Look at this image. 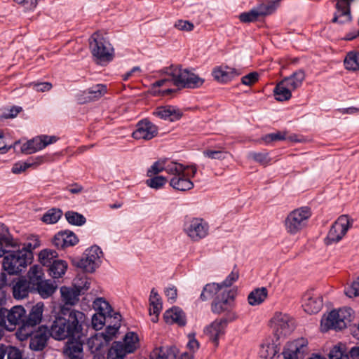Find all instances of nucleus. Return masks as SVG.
Returning <instances> with one entry per match:
<instances>
[{
  "label": "nucleus",
  "mask_w": 359,
  "mask_h": 359,
  "mask_svg": "<svg viewBox=\"0 0 359 359\" xmlns=\"http://www.w3.org/2000/svg\"><path fill=\"white\" fill-rule=\"evenodd\" d=\"M217 149H206L203 151V154L204 156L215 160H223L226 158L228 151H225L224 149L220 146L217 147Z\"/></svg>",
  "instance_id": "obj_48"
},
{
  "label": "nucleus",
  "mask_w": 359,
  "mask_h": 359,
  "mask_svg": "<svg viewBox=\"0 0 359 359\" xmlns=\"http://www.w3.org/2000/svg\"><path fill=\"white\" fill-rule=\"evenodd\" d=\"M95 314H111L113 308L108 301L103 297L96 298L93 303Z\"/></svg>",
  "instance_id": "obj_38"
},
{
  "label": "nucleus",
  "mask_w": 359,
  "mask_h": 359,
  "mask_svg": "<svg viewBox=\"0 0 359 359\" xmlns=\"http://www.w3.org/2000/svg\"><path fill=\"white\" fill-rule=\"evenodd\" d=\"M259 18L255 8H252L248 12L241 13L238 19L241 22L250 23L257 21Z\"/></svg>",
  "instance_id": "obj_55"
},
{
  "label": "nucleus",
  "mask_w": 359,
  "mask_h": 359,
  "mask_svg": "<svg viewBox=\"0 0 359 359\" xmlns=\"http://www.w3.org/2000/svg\"><path fill=\"white\" fill-rule=\"evenodd\" d=\"M344 65L348 70H359V54L356 52L348 53L344 60Z\"/></svg>",
  "instance_id": "obj_47"
},
{
  "label": "nucleus",
  "mask_w": 359,
  "mask_h": 359,
  "mask_svg": "<svg viewBox=\"0 0 359 359\" xmlns=\"http://www.w3.org/2000/svg\"><path fill=\"white\" fill-rule=\"evenodd\" d=\"M122 348L128 354L133 353L137 350L140 346L138 334L133 331L128 332L121 341Z\"/></svg>",
  "instance_id": "obj_24"
},
{
  "label": "nucleus",
  "mask_w": 359,
  "mask_h": 359,
  "mask_svg": "<svg viewBox=\"0 0 359 359\" xmlns=\"http://www.w3.org/2000/svg\"><path fill=\"white\" fill-rule=\"evenodd\" d=\"M323 306V297L314 289L306 290L302 296V307L306 314H317Z\"/></svg>",
  "instance_id": "obj_11"
},
{
  "label": "nucleus",
  "mask_w": 359,
  "mask_h": 359,
  "mask_svg": "<svg viewBox=\"0 0 359 359\" xmlns=\"http://www.w3.org/2000/svg\"><path fill=\"white\" fill-rule=\"evenodd\" d=\"M162 309V299L156 289L152 288L149 295V314H159Z\"/></svg>",
  "instance_id": "obj_35"
},
{
  "label": "nucleus",
  "mask_w": 359,
  "mask_h": 359,
  "mask_svg": "<svg viewBox=\"0 0 359 359\" xmlns=\"http://www.w3.org/2000/svg\"><path fill=\"white\" fill-rule=\"evenodd\" d=\"M58 259V254L55 250L50 249L42 250L39 254L40 263L47 268L49 267L55 259Z\"/></svg>",
  "instance_id": "obj_39"
},
{
  "label": "nucleus",
  "mask_w": 359,
  "mask_h": 359,
  "mask_svg": "<svg viewBox=\"0 0 359 359\" xmlns=\"http://www.w3.org/2000/svg\"><path fill=\"white\" fill-rule=\"evenodd\" d=\"M163 319L168 324L175 323L179 326H184L187 323L184 316H163Z\"/></svg>",
  "instance_id": "obj_59"
},
{
  "label": "nucleus",
  "mask_w": 359,
  "mask_h": 359,
  "mask_svg": "<svg viewBox=\"0 0 359 359\" xmlns=\"http://www.w3.org/2000/svg\"><path fill=\"white\" fill-rule=\"evenodd\" d=\"M355 0H337L336 11L332 22L344 24L351 21V4Z\"/></svg>",
  "instance_id": "obj_19"
},
{
  "label": "nucleus",
  "mask_w": 359,
  "mask_h": 359,
  "mask_svg": "<svg viewBox=\"0 0 359 359\" xmlns=\"http://www.w3.org/2000/svg\"><path fill=\"white\" fill-rule=\"evenodd\" d=\"M102 255V251L99 246H91L86 250L82 258L75 265L85 272L93 273L101 262Z\"/></svg>",
  "instance_id": "obj_7"
},
{
  "label": "nucleus",
  "mask_w": 359,
  "mask_h": 359,
  "mask_svg": "<svg viewBox=\"0 0 359 359\" xmlns=\"http://www.w3.org/2000/svg\"><path fill=\"white\" fill-rule=\"evenodd\" d=\"M282 0H275L269 4H261L255 7L259 17H264L271 15L280 6Z\"/></svg>",
  "instance_id": "obj_37"
},
{
  "label": "nucleus",
  "mask_w": 359,
  "mask_h": 359,
  "mask_svg": "<svg viewBox=\"0 0 359 359\" xmlns=\"http://www.w3.org/2000/svg\"><path fill=\"white\" fill-rule=\"evenodd\" d=\"M178 349L175 346L156 348L151 353V359H176Z\"/></svg>",
  "instance_id": "obj_26"
},
{
  "label": "nucleus",
  "mask_w": 359,
  "mask_h": 359,
  "mask_svg": "<svg viewBox=\"0 0 359 359\" xmlns=\"http://www.w3.org/2000/svg\"><path fill=\"white\" fill-rule=\"evenodd\" d=\"M164 293L168 299V301L170 303L176 302L177 298V289L173 285H169L164 290Z\"/></svg>",
  "instance_id": "obj_61"
},
{
  "label": "nucleus",
  "mask_w": 359,
  "mask_h": 359,
  "mask_svg": "<svg viewBox=\"0 0 359 359\" xmlns=\"http://www.w3.org/2000/svg\"><path fill=\"white\" fill-rule=\"evenodd\" d=\"M351 224L347 215L340 216L332 225L325 238V243L331 245L338 243L346 233Z\"/></svg>",
  "instance_id": "obj_10"
},
{
  "label": "nucleus",
  "mask_w": 359,
  "mask_h": 359,
  "mask_svg": "<svg viewBox=\"0 0 359 359\" xmlns=\"http://www.w3.org/2000/svg\"><path fill=\"white\" fill-rule=\"evenodd\" d=\"M62 212L58 208H52L48 210L42 217V221L46 224H55L62 217Z\"/></svg>",
  "instance_id": "obj_49"
},
{
  "label": "nucleus",
  "mask_w": 359,
  "mask_h": 359,
  "mask_svg": "<svg viewBox=\"0 0 359 359\" xmlns=\"http://www.w3.org/2000/svg\"><path fill=\"white\" fill-rule=\"evenodd\" d=\"M268 291L266 287L256 288L248 294V304L251 306L259 305L266 299Z\"/></svg>",
  "instance_id": "obj_33"
},
{
  "label": "nucleus",
  "mask_w": 359,
  "mask_h": 359,
  "mask_svg": "<svg viewBox=\"0 0 359 359\" xmlns=\"http://www.w3.org/2000/svg\"><path fill=\"white\" fill-rule=\"evenodd\" d=\"M128 353L125 351L121 341L113 342L107 353V359H124Z\"/></svg>",
  "instance_id": "obj_43"
},
{
  "label": "nucleus",
  "mask_w": 359,
  "mask_h": 359,
  "mask_svg": "<svg viewBox=\"0 0 359 359\" xmlns=\"http://www.w3.org/2000/svg\"><path fill=\"white\" fill-rule=\"evenodd\" d=\"M149 178L146 180V184L154 189H160L163 188L167 183V178L163 176L155 175L149 177Z\"/></svg>",
  "instance_id": "obj_53"
},
{
  "label": "nucleus",
  "mask_w": 359,
  "mask_h": 359,
  "mask_svg": "<svg viewBox=\"0 0 359 359\" xmlns=\"http://www.w3.org/2000/svg\"><path fill=\"white\" fill-rule=\"evenodd\" d=\"M57 286L54 285L50 280H44L32 290L37 291L43 298H48L55 292Z\"/></svg>",
  "instance_id": "obj_36"
},
{
  "label": "nucleus",
  "mask_w": 359,
  "mask_h": 359,
  "mask_svg": "<svg viewBox=\"0 0 359 359\" xmlns=\"http://www.w3.org/2000/svg\"><path fill=\"white\" fill-rule=\"evenodd\" d=\"M308 351L307 339L299 338L287 343L283 351V355H289L292 359H303Z\"/></svg>",
  "instance_id": "obj_13"
},
{
  "label": "nucleus",
  "mask_w": 359,
  "mask_h": 359,
  "mask_svg": "<svg viewBox=\"0 0 359 359\" xmlns=\"http://www.w3.org/2000/svg\"><path fill=\"white\" fill-rule=\"evenodd\" d=\"M158 134V128L147 119L139 121L136 130L133 133V137L135 140H149Z\"/></svg>",
  "instance_id": "obj_18"
},
{
  "label": "nucleus",
  "mask_w": 359,
  "mask_h": 359,
  "mask_svg": "<svg viewBox=\"0 0 359 359\" xmlns=\"http://www.w3.org/2000/svg\"><path fill=\"white\" fill-rule=\"evenodd\" d=\"M43 160V158L42 156H39L35 160L29 159L25 162L15 163L12 168V172L15 174H20L32 165L41 164Z\"/></svg>",
  "instance_id": "obj_40"
},
{
  "label": "nucleus",
  "mask_w": 359,
  "mask_h": 359,
  "mask_svg": "<svg viewBox=\"0 0 359 359\" xmlns=\"http://www.w3.org/2000/svg\"><path fill=\"white\" fill-rule=\"evenodd\" d=\"M79 242V238L74 233L70 231H60L56 233L53 239V244L57 249H65L74 246Z\"/></svg>",
  "instance_id": "obj_23"
},
{
  "label": "nucleus",
  "mask_w": 359,
  "mask_h": 359,
  "mask_svg": "<svg viewBox=\"0 0 359 359\" xmlns=\"http://www.w3.org/2000/svg\"><path fill=\"white\" fill-rule=\"evenodd\" d=\"M154 114L163 119H169L173 121L175 118H178L179 114L176 115L175 109L171 106H165L158 107Z\"/></svg>",
  "instance_id": "obj_44"
},
{
  "label": "nucleus",
  "mask_w": 359,
  "mask_h": 359,
  "mask_svg": "<svg viewBox=\"0 0 359 359\" xmlns=\"http://www.w3.org/2000/svg\"><path fill=\"white\" fill-rule=\"evenodd\" d=\"M92 55L100 62H109L114 58V48L111 43L99 32H95L90 39Z\"/></svg>",
  "instance_id": "obj_4"
},
{
  "label": "nucleus",
  "mask_w": 359,
  "mask_h": 359,
  "mask_svg": "<svg viewBox=\"0 0 359 359\" xmlns=\"http://www.w3.org/2000/svg\"><path fill=\"white\" fill-rule=\"evenodd\" d=\"M163 72L172 77L174 85L178 88H196L201 86L204 79L187 69L170 65L163 69Z\"/></svg>",
  "instance_id": "obj_2"
},
{
  "label": "nucleus",
  "mask_w": 359,
  "mask_h": 359,
  "mask_svg": "<svg viewBox=\"0 0 359 359\" xmlns=\"http://www.w3.org/2000/svg\"><path fill=\"white\" fill-rule=\"evenodd\" d=\"M27 278L29 279L27 282L30 284L31 289L32 290L39 285L41 281L45 280L42 267L39 265L31 266L27 273Z\"/></svg>",
  "instance_id": "obj_32"
},
{
  "label": "nucleus",
  "mask_w": 359,
  "mask_h": 359,
  "mask_svg": "<svg viewBox=\"0 0 359 359\" xmlns=\"http://www.w3.org/2000/svg\"><path fill=\"white\" fill-rule=\"evenodd\" d=\"M241 74L240 69L227 65L216 67L212 72L214 79L220 83H226Z\"/></svg>",
  "instance_id": "obj_22"
},
{
  "label": "nucleus",
  "mask_w": 359,
  "mask_h": 359,
  "mask_svg": "<svg viewBox=\"0 0 359 359\" xmlns=\"http://www.w3.org/2000/svg\"><path fill=\"white\" fill-rule=\"evenodd\" d=\"M277 353L276 346L269 341L261 344L259 354L264 359H271Z\"/></svg>",
  "instance_id": "obj_45"
},
{
  "label": "nucleus",
  "mask_w": 359,
  "mask_h": 359,
  "mask_svg": "<svg viewBox=\"0 0 359 359\" xmlns=\"http://www.w3.org/2000/svg\"><path fill=\"white\" fill-rule=\"evenodd\" d=\"M328 355L330 359H349L345 351V346L342 344L333 346Z\"/></svg>",
  "instance_id": "obj_51"
},
{
  "label": "nucleus",
  "mask_w": 359,
  "mask_h": 359,
  "mask_svg": "<svg viewBox=\"0 0 359 359\" xmlns=\"http://www.w3.org/2000/svg\"><path fill=\"white\" fill-rule=\"evenodd\" d=\"M311 216V209L306 206L301 207L291 211L287 215L284 221V226L286 232L292 236L299 233L307 226Z\"/></svg>",
  "instance_id": "obj_3"
},
{
  "label": "nucleus",
  "mask_w": 359,
  "mask_h": 359,
  "mask_svg": "<svg viewBox=\"0 0 359 359\" xmlns=\"http://www.w3.org/2000/svg\"><path fill=\"white\" fill-rule=\"evenodd\" d=\"M41 245L39 237L37 235H30L27 239V242L25 244V247L21 250L28 251V257L31 258L32 251Z\"/></svg>",
  "instance_id": "obj_54"
},
{
  "label": "nucleus",
  "mask_w": 359,
  "mask_h": 359,
  "mask_svg": "<svg viewBox=\"0 0 359 359\" xmlns=\"http://www.w3.org/2000/svg\"><path fill=\"white\" fill-rule=\"evenodd\" d=\"M348 320L345 316H323L320 320V330L327 332L330 330H341L346 327Z\"/></svg>",
  "instance_id": "obj_20"
},
{
  "label": "nucleus",
  "mask_w": 359,
  "mask_h": 359,
  "mask_svg": "<svg viewBox=\"0 0 359 359\" xmlns=\"http://www.w3.org/2000/svg\"><path fill=\"white\" fill-rule=\"evenodd\" d=\"M293 90L289 88L286 82L282 79L278 82L273 89L275 99L279 102L287 101L292 97Z\"/></svg>",
  "instance_id": "obj_28"
},
{
  "label": "nucleus",
  "mask_w": 359,
  "mask_h": 359,
  "mask_svg": "<svg viewBox=\"0 0 359 359\" xmlns=\"http://www.w3.org/2000/svg\"><path fill=\"white\" fill-rule=\"evenodd\" d=\"M181 170L177 172L170 174L172 177L170 180V185L174 189L186 191L194 188V183L191 178L194 177L197 172L196 165H184L181 163Z\"/></svg>",
  "instance_id": "obj_5"
},
{
  "label": "nucleus",
  "mask_w": 359,
  "mask_h": 359,
  "mask_svg": "<svg viewBox=\"0 0 359 359\" xmlns=\"http://www.w3.org/2000/svg\"><path fill=\"white\" fill-rule=\"evenodd\" d=\"M29 86L37 92H46L49 91L53 86L50 82H32L29 83Z\"/></svg>",
  "instance_id": "obj_64"
},
{
  "label": "nucleus",
  "mask_w": 359,
  "mask_h": 359,
  "mask_svg": "<svg viewBox=\"0 0 359 359\" xmlns=\"http://www.w3.org/2000/svg\"><path fill=\"white\" fill-rule=\"evenodd\" d=\"M287 132L285 131H277L276 133H269L265 135L262 140L269 144L272 142L284 140L286 139Z\"/></svg>",
  "instance_id": "obj_56"
},
{
  "label": "nucleus",
  "mask_w": 359,
  "mask_h": 359,
  "mask_svg": "<svg viewBox=\"0 0 359 359\" xmlns=\"http://www.w3.org/2000/svg\"><path fill=\"white\" fill-rule=\"evenodd\" d=\"M121 316H107L105 337L107 340L116 337L121 327Z\"/></svg>",
  "instance_id": "obj_25"
},
{
  "label": "nucleus",
  "mask_w": 359,
  "mask_h": 359,
  "mask_svg": "<svg viewBox=\"0 0 359 359\" xmlns=\"http://www.w3.org/2000/svg\"><path fill=\"white\" fill-rule=\"evenodd\" d=\"M107 93V86L104 84L95 85L84 90L83 102H90L100 98Z\"/></svg>",
  "instance_id": "obj_30"
},
{
  "label": "nucleus",
  "mask_w": 359,
  "mask_h": 359,
  "mask_svg": "<svg viewBox=\"0 0 359 359\" xmlns=\"http://www.w3.org/2000/svg\"><path fill=\"white\" fill-rule=\"evenodd\" d=\"M83 339L81 334H79L76 337L69 339L64 348V353L69 359H83Z\"/></svg>",
  "instance_id": "obj_21"
},
{
  "label": "nucleus",
  "mask_w": 359,
  "mask_h": 359,
  "mask_svg": "<svg viewBox=\"0 0 359 359\" xmlns=\"http://www.w3.org/2000/svg\"><path fill=\"white\" fill-rule=\"evenodd\" d=\"M51 324L48 328L50 337L57 341L76 337L80 334L81 325L76 316H49Z\"/></svg>",
  "instance_id": "obj_1"
},
{
  "label": "nucleus",
  "mask_w": 359,
  "mask_h": 359,
  "mask_svg": "<svg viewBox=\"0 0 359 359\" xmlns=\"http://www.w3.org/2000/svg\"><path fill=\"white\" fill-rule=\"evenodd\" d=\"M31 289L30 284L25 278H20L13 287V294L15 299H21L26 297Z\"/></svg>",
  "instance_id": "obj_31"
},
{
  "label": "nucleus",
  "mask_w": 359,
  "mask_h": 359,
  "mask_svg": "<svg viewBox=\"0 0 359 359\" xmlns=\"http://www.w3.org/2000/svg\"><path fill=\"white\" fill-rule=\"evenodd\" d=\"M65 215L67 222L72 225L81 226L86 222L85 217L76 212L67 211Z\"/></svg>",
  "instance_id": "obj_50"
},
{
  "label": "nucleus",
  "mask_w": 359,
  "mask_h": 359,
  "mask_svg": "<svg viewBox=\"0 0 359 359\" xmlns=\"http://www.w3.org/2000/svg\"><path fill=\"white\" fill-rule=\"evenodd\" d=\"M222 289V285L219 283H208L203 287L202 292L200 295V299L202 301H206L215 295Z\"/></svg>",
  "instance_id": "obj_42"
},
{
  "label": "nucleus",
  "mask_w": 359,
  "mask_h": 359,
  "mask_svg": "<svg viewBox=\"0 0 359 359\" xmlns=\"http://www.w3.org/2000/svg\"><path fill=\"white\" fill-rule=\"evenodd\" d=\"M91 324L96 330L102 329L107 324V316H92Z\"/></svg>",
  "instance_id": "obj_58"
},
{
  "label": "nucleus",
  "mask_w": 359,
  "mask_h": 359,
  "mask_svg": "<svg viewBox=\"0 0 359 359\" xmlns=\"http://www.w3.org/2000/svg\"><path fill=\"white\" fill-rule=\"evenodd\" d=\"M188 342L187 344V347L188 349L193 353H195L200 347V343L196 339L194 333H190L187 336Z\"/></svg>",
  "instance_id": "obj_62"
},
{
  "label": "nucleus",
  "mask_w": 359,
  "mask_h": 359,
  "mask_svg": "<svg viewBox=\"0 0 359 359\" xmlns=\"http://www.w3.org/2000/svg\"><path fill=\"white\" fill-rule=\"evenodd\" d=\"M38 324H36L37 325ZM36 325L33 327L32 334L28 337L32 336L29 347L34 351H41L45 348L47 341L50 337L48 332V327L44 325L39 326L36 330L34 331Z\"/></svg>",
  "instance_id": "obj_17"
},
{
  "label": "nucleus",
  "mask_w": 359,
  "mask_h": 359,
  "mask_svg": "<svg viewBox=\"0 0 359 359\" xmlns=\"http://www.w3.org/2000/svg\"><path fill=\"white\" fill-rule=\"evenodd\" d=\"M345 294L350 298L359 296V277L345 289Z\"/></svg>",
  "instance_id": "obj_60"
},
{
  "label": "nucleus",
  "mask_w": 359,
  "mask_h": 359,
  "mask_svg": "<svg viewBox=\"0 0 359 359\" xmlns=\"http://www.w3.org/2000/svg\"><path fill=\"white\" fill-rule=\"evenodd\" d=\"M74 289L80 294L88 290L90 286V279L85 274L78 275L74 280Z\"/></svg>",
  "instance_id": "obj_46"
},
{
  "label": "nucleus",
  "mask_w": 359,
  "mask_h": 359,
  "mask_svg": "<svg viewBox=\"0 0 359 359\" xmlns=\"http://www.w3.org/2000/svg\"><path fill=\"white\" fill-rule=\"evenodd\" d=\"M305 79V73L303 70H297L290 76L283 79L290 89L295 90L300 88Z\"/></svg>",
  "instance_id": "obj_34"
},
{
  "label": "nucleus",
  "mask_w": 359,
  "mask_h": 359,
  "mask_svg": "<svg viewBox=\"0 0 359 359\" xmlns=\"http://www.w3.org/2000/svg\"><path fill=\"white\" fill-rule=\"evenodd\" d=\"M181 168V163H180L167 159L159 160L152 164L148 169L147 175L148 177L156 176L162 171H165L168 175L173 174L182 170Z\"/></svg>",
  "instance_id": "obj_16"
},
{
  "label": "nucleus",
  "mask_w": 359,
  "mask_h": 359,
  "mask_svg": "<svg viewBox=\"0 0 359 359\" xmlns=\"http://www.w3.org/2000/svg\"><path fill=\"white\" fill-rule=\"evenodd\" d=\"M107 340L105 334H95L91 337L88 341V345L91 352L95 353L100 351L105 344L109 341Z\"/></svg>",
  "instance_id": "obj_41"
},
{
  "label": "nucleus",
  "mask_w": 359,
  "mask_h": 359,
  "mask_svg": "<svg viewBox=\"0 0 359 359\" xmlns=\"http://www.w3.org/2000/svg\"><path fill=\"white\" fill-rule=\"evenodd\" d=\"M174 27L180 31L190 32L194 28V25L189 20H178L175 22Z\"/></svg>",
  "instance_id": "obj_63"
},
{
  "label": "nucleus",
  "mask_w": 359,
  "mask_h": 359,
  "mask_svg": "<svg viewBox=\"0 0 359 359\" xmlns=\"http://www.w3.org/2000/svg\"><path fill=\"white\" fill-rule=\"evenodd\" d=\"M227 325V320L224 318L217 319L203 329V334L209 341L217 347L219 339L223 337Z\"/></svg>",
  "instance_id": "obj_12"
},
{
  "label": "nucleus",
  "mask_w": 359,
  "mask_h": 359,
  "mask_svg": "<svg viewBox=\"0 0 359 359\" xmlns=\"http://www.w3.org/2000/svg\"><path fill=\"white\" fill-rule=\"evenodd\" d=\"M184 231L193 242H198L208 235L209 225L203 219L193 218L184 224Z\"/></svg>",
  "instance_id": "obj_8"
},
{
  "label": "nucleus",
  "mask_w": 359,
  "mask_h": 359,
  "mask_svg": "<svg viewBox=\"0 0 359 359\" xmlns=\"http://www.w3.org/2000/svg\"><path fill=\"white\" fill-rule=\"evenodd\" d=\"M249 158L264 167L269 165L271 161L268 152H250Z\"/></svg>",
  "instance_id": "obj_52"
},
{
  "label": "nucleus",
  "mask_w": 359,
  "mask_h": 359,
  "mask_svg": "<svg viewBox=\"0 0 359 359\" xmlns=\"http://www.w3.org/2000/svg\"><path fill=\"white\" fill-rule=\"evenodd\" d=\"M28 255V251L21 250L8 252L3 259L4 270L11 275L19 273L29 262Z\"/></svg>",
  "instance_id": "obj_6"
},
{
  "label": "nucleus",
  "mask_w": 359,
  "mask_h": 359,
  "mask_svg": "<svg viewBox=\"0 0 359 359\" xmlns=\"http://www.w3.org/2000/svg\"><path fill=\"white\" fill-rule=\"evenodd\" d=\"M60 292L62 300L64 303L61 306L62 314H66V312H69V314H83V313L81 311H71V306L76 304L79 301L80 293L76 290L67 287H62Z\"/></svg>",
  "instance_id": "obj_14"
},
{
  "label": "nucleus",
  "mask_w": 359,
  "mask_h": 359,
  "mask_svg": "<svg viewBox=\"0 0 359 359\" xmlns=\"http://www.w3.org/2000/svg\"><path fill=\"white\" fill-rule=\"evenodd\" d=\"M270 323L271 327L281 334H286L290 331L291 323L287 316H274Z\"/></svg>",
  "instance_id": "obj_29"
},
{
  "label": "nucleus",
  "mask_w": 359,
  "mask_h": 359,
  "mask_svg": "<svg viewBox=\"0 0 359 359\" xmlns=\"http://www.w3.org/2000/svg\"><path fill=\"white\" fill-rule=\"evenodd\" d=\"M236 290H229L217 294L211 304L214 313H230L235 306Z\"/></svg>",
  "instance_id": "obj_9"
},
{
  "label": "nucleus",
  "mask_w": 359,
  "mask_h": 359,
  "mask_svg": "<svg viewBox=\"0 0 359 359\" xmlns=\"http://www.w3.org/2000/svg\"><path fill=\"white\" fill-rule=\"evenodd\" d=\"M68 269V264L65 260L57 259L48 267V272L53 279L63 277Z\"/></svg>",
  "instance_id": "obj_27"
},
{
  "label": "nucleus",
  "mask_w": 359,
  "mask_h": 359,
  "mask_svg": "<svg viewBox=\"0 0 359 359\" xmlns=\"http://www.w3.org/2000/svg\"><path fill=\"white\" fill-rule=\"evenodd\" d=\"M239 278V272L238 270L233 269L227 277L219 284H221L222 287H231L235 282L238 280Z\"/></svg>",
  "instance_id": "obj_57"
},
{
  "label": "nucleus",
  "mask_w": 359,
  "mask_h": 359,
  "mask_svg": "<svg viewBox=\"0 0 359 359\" xmlns=\"http://www.w3.org/2000/svg\"><path fill=\"white\" fill-rule=\"evenodd\" d=\"M58 140L56 136L41 135L27 141L22 147V151L26 154H32L55 143Z\"/></svg>",
  "instance_id": "obj_15"
}]
</instances>
